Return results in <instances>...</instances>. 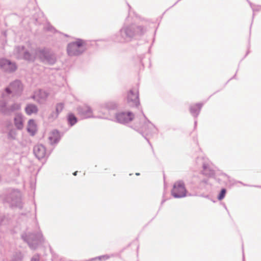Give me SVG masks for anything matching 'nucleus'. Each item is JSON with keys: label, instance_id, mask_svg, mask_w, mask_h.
<instances>
[{"label": "nucleus", "instance_id": "obj_30", "mask_svg": "<svg viewBox=\"0 0 261 261\" xmlns=\"http://www.w3.org/2000/svg\"><path fill=\"white\" fill-rule=\"evenodd\" d=\"M64 107L63 103H58L56 106V112L59 115V114L63 111Z\"/></svg>", "mask_w": 261, "mask_h": 261}, {"label": "nucleus", "instance_id": "obj_41", "mask_svg": "<svg viewBox=\"0 0 261 261\" xmlns=\"http://www.w3.org/2000/svg\"><path fill=\"white\" fill-rule=\"evenodd\" d=\"M36 225H37V227H38V228L39 229V226H38V222H37Z\"/></svg>", "mask_w": 261, "mask_h": 261}, {"label": "nucleus", "instance_id": "obj_21", "mask_svg": "<svg viewBox=\"0 0 261 261\" xmlns=\"http://www.w3.org/2000/svg\"><path fill=\"white\" fill-rule=\"evenodd\" d=\"M25 112L28 115H31L33 114H37L38 112V108L34 104L29 103L25 108Z\"/></svg>", "mask_w": 261, "mask_h": 261}, {"label": "nucleus", "instance_id": "obj_2", "mask_svg": "<svg viewBox=\"0 0 261 261\" xmlns=\"http://www.w3.org/2000/svg\"><path fill=\"white\" fill-rule=\"evenodd\" d=\"M35 59L37 57L44 64L50 65H54L57 62L55 53L50 48L38 47L34 49Z\"/></svg>", "mask_w": 261, "mask_h": 261}, {"label": "nucleus", "instance_id": "obj_14", "mask_svg": "<svg viewBox=\"0 0 261 261\" xmlns=\"http://www.w3.org/2000/svg\"><path fill=\"white\" fill-rule=\"evenodd\" d=\"M33 152L38 160L44 158L46 155V148L42 144H37L34 147Z\"/></svg>", "mask_w": 261, "mask_h": 261}, {"label": "nucleus", "instance_id": "obj_38", "mask_svg": "<svg viewBox=\"0 0 261 261\" xmlns=\"http://www.w3.org/2000/svg\"><path fill=\"white\" fill-rule=\"evenodd\" d=\"M197 120H195V122H194V124H195V126H196L197 125Z\"/></svg>", "mask_w": 261, "mask_h": 261}, {"label": "nucleus", "instance_id": "obj_9", "mask_svg": "<svg viewBox=\"0 0 261 261\" xmlns=\"http://www.w3.org/2000/svg\"><path fill=\"white\" fill-rule=\"evenodd\" d=\"M134 129L141 133L143 136H144V134L145 135H151L155 133L157 130L154 125L149 120H147L143 126L140 127L136 126Z\"/></svg>", "mask_w": 261, "mask_h": 261}, {"label": "nucleus", "instance_id": "obj_16", "mask_svg": "<svg viewBox=\"0 0 261 261\" xmlns=\"http://www.w3.org/2000/svg\"><path fill=\"white\" fill-rule=\"evenodd\" d=\"M23 116L21 114L17 113L14 118V122L17 129L21 130L23 128Z\"/></svg>", "mask_w": 261, "mask_h": 261}, {"label": "nucleus", "instance_id": "obj_1", "mask_svg": "<svg viewBox=\"0 0 261 261\" xmlns=\"http://www.w3.org/2000/svg\"><path fill=\"white\" fill-rule=\"evenodd\" d=\"M129 22L127 17L122 27L119 31L113 36V40L116 42L127 43L131 41L135 37L143 35L146 31L142 25H136L135 24H128Z\"/></svg>", "mask_w": 261, "mask_h": 261}, {"label": "nucleus", "instance_id": "obj_23", "mask_svg": "<svg viewBox=\"0 0 261 261\" xmlns=\"http://www.w3.org/2000/svg\"><path fill=\"white\" fill-rule=\"evenodd\" d=\"M27 130L30 134L34 136L36 132V126L33 119H30L28 123Z\"/></svg>", "mask_w": 261, "mask_h": 261}, {"label": "nucleus", "instance_id": "obj_13", "mask_svg": "<svg viewBox=\"0 0 261 261\" xmlns=\"http://www.w3.org/2000/svg\"><path fill=\"white\" fill-rule=\"evenodd\" d=\"M78 114L83 119L93 117V111L92 109L87 105L80 106L77 107Z\"/></svg>", "mask_w": 261, "mask_h": 261}, {"label": "nucleus", "instance_id": "obj_17", "mask_svg": "<svg viewBox=\"0 0 261 261\" xmlns=\"http://www.w3.org/2000/svg\"><path fill=\"white\" fill-rule=\"evenodd\" d=\"M202 105V103H198L195 105L190 106V112L191 115L194 117H197L200 112Z\"/></svg>", "mask_w": 261, "mask_h": 261}, {"label": "nucleus", "instance_id": "obj_37", "mask_svg": "<svg viewBox=\"0 0 261 261\" xmlns=\"http://www.w3.org/2000/svg\"><path fill=\"white\" fill-rule=\"evenodd\" d=\"M77 171H75V172H74L73 173V174L74 176H75V175H76V174H77Z\"/></svg>", "mask_w": 261, "mask_h": 261}, {"label": "nucleus", "instance_id": "obj_10", "mask_svg": "<svg viewBox=\"0 0 261 261\" xmlns=\"http://www.w3.org/2000/svg\"><path fill=\"white\" fill-rule=\"evenodd\" d=\"M127 102L132 106H138L140 104L139 90L137 87L130 89L127 94Z\"/></svg>", "mask_w": 261, "mask_h": 261}, {"label": "nucleus", "instance_id": "obj_12", "mask_svg": "<svg viewBox=\"0 0 261 261\" xmlns=\"http://www.w3.org/2000/svg\"><path fill=\"white\" fill-rule=\"evenodd\" d=\"M0 68L5 72L11 73L17 69V66L14 62L6 59H0Z\"/></svg>", "mask_w": 261, "mask_h": 261}, {"label": "nucleus", "instance_id": "obj_35", "mask_svg": "<svg viewBox=\"0 0 261 261\" xmlns=\"http://www.w3.org/2000/svg\"><path fill=\"white\" fill-rule=\"evenodd\" d=\"M31 261H41L40 256L38 254L34 255L32 257Z\"/></svg>", "mask_w": 261, "mask_h": 261}, {"label": "nucleus", "instance_id": "obj_34", "mask_svg": "<svg viewBox=\"0 0 261 261\" xmlns=\"http://www.w3.org/2000/svg\"><path fill=\"white\" fill-rule=\"evenodd\" d=\"M45 30L47 31H49L51 32H55L56 31V29L50 24L48 23L45 27Z\"/></svg>", "mask_w": 261, "mask_h": 261}, {"label": "nucleus", "instance_id": "obj_8", "mask_svg": "<svg viewBox=\"0 0 261 261\" xmlns=\"http://www.w3.org/2000/svg\"><path fill=\"white\" fill-rule=\"evenodd\" d=\"M171 194L175 198H181L186 196L187 190L183 181L179 180L174 183L171 190Z\"/></svg>", "mask_w": 261, "mask_h": 261}, {"label": "nucleus", "instance_id": "obj_4", "mask_svg": "<svg viewBox=\"0 0 261 261\" xmlns=\"http://www.w3.org/2000/svg\"><path fill=\"white\" fill-rule=\"evenodd\" d=\"M21 238L32 250L36 249L38 245L44 241L42 233L40 230L35 233H23L21 235Z\"/></svg>", "mask_w": 261, "mask_h": 261}, {"label": "nucleus", "instance_id": "obj_22", "mask_svg": "<svg viewBox=\"0 0 261 261\" xmlns=\"http://www.w3.org/2000/svg\"><path fill=\"white\" fill-rule=\"evenodd\" d=\"M10 96L6 95V98H3L0 100V112L4 115H8V107H7V103L6 100Z\"/></svg>", "mask_w": 261, "mask_h": 261}, {"label": "nucleus", "instance_id": "obj_7", "mask_svg": "<svg viewBox=\"0 0 261 261\" xmlns=\"http://www.w3.org/2000/svg\"><path fill=\"white\" fill-rule=\"evenodd\" d=\"M14 54L18 59H24L30 62H34L35 60L34 49H31V51L27 50L24 46H16L14 49Z\"/></svg>", "mask_w": 261, "mask_h": 261}, {"label": "nucleus", "instance_id": "obj_24", "mask_svg": "<svg viewBox=\"0 0 261 261\" xmlns=\"http://www.w3.org/2000/svg\"><path fill=\"white\" fill-rule=\"evenodd\" d=\"M102 107L108 111L116 110L118 107V105L114 101H109L105 103Z\"/></svg>", "mask_w": 261, "mask_h": 261}, {"label": "nucleus", "instance_id": "obj_3", "mask_svg": "<svg viewBox=\"0 0 261 261\" xmlns=\"http://www.w3.org/2000/svg\"><path fill=\"white\" fill-rule=\"evenodd\" d=\"M86 50V41L76 39L75 41L70 42L67 46V53L69 56H79Z\"/></svg>", "mask_w": 261, "mask_h": 261}, {"label": "nucleus", "instance_id": "obj_29", "mask_svg": "<svg viewBox=\"0 0 261 261\" xmlns=\"http://www.w3.org/2000/svg\"><path fill=\"white\" fill-rule=\"evenodd\" d=\"M23 257V256L20 252H17L13 255L11 261H21Z\"/></svg>", "mask_w": 261, "mask_h": 261}, {"label": "nucleus", "instance_id": "obj_20", "mask_svg": "<svg viewBox=\"0 0 261 261\" xmlns=\"http://www.w3.org/2000/svg\"><path fill=\"white\" fill-rule=\"evenodd\" d=\"M203 170L202 172L203 174L211 176L214 175V171L212 168L211 164L208 162H204L202 164Z\"/></svg>", "mask_w": 261, "mask_h": 261}, {"label": "nucleus", "instance_id": "obj_31", "mask_svg": "<svg viewBox=\"0 0 261 261\" xmlns=\"http://www.w3.org/2000/svg\"><path fill=\"white\" fill-rule=\"evenodd\" d=\"M59 114L55 111H53L48 116V119L50 121H53L58 118Z\"/></svg>", "mask_w": 261, "mask_h": 261}, {"label": "nucleus", "instance_id": "obj_39", "mask_svg": "<svg viewBox=\"0 0 261 261\" xmlns=\"http://www.w3.org/2000/svg\"><path fill=\"white\" fill-rule=\"evenodd\" d=\"M143 117L144 118V119H146L145 116L143 114Z\"/></svg>", "mask_w": 261, "mask_h": 261}, {"label": "nucleus", "instance_id": "obj_15", "mask_svg": "<svg viewBox=\"0 0 261 261\" xmlns=\"http://www.w3.org/2000/svg\"><path fill=\"white\" fill-rule=\"evenodd\" d=\"M48 96V93L46 91L43 90H39L35 93L32 98L35 99L38 103H43L46 101Z\"/></svg>", "mask_w": 261, "mask_h": 261}, {"label": "nucleus", "instance_id": "obj_28", "mask_svg": "<svg viewBox=\"0 0 261 261\" xmlns=\"http://www.w3.org/2000/svg\"><path fill=\"white\" fill-rule=\"evenodd\" d=\"M112 256H114L113 254H112L111 255H104L99 256H98L96 257L92 258L89 259L88 260H86V261H94V260H96L97 259H98L99 260H101L102 259L105 260Z\"/></svg>", "mask_w": 261, "mask_h": 261}, {"label": "nucleus", "instance_id": "obj_11", "mask_svg": "<svg viewBox=\"0 0 261 261\" xmlns=\"http://www.w3.org/2000/svg\"><path fill=\"white\" fill-rule=\"evenodd\" d=\"M116 121L121 124H126L132 121L134 115L131 112H121L116 114Z\"/></svg>", "mask_w": 261, "mask_h": 261}, {"label": "nucleus", "instance_id": "obj_6", "mask_svg": "<svg viewBox=\"0 0 261 261\" xmlns=\"http://www.w3.org/2000/svg\"><path fill=\"white\" fill-rule=\"evenodd\" d=\"M23 90L22 83L19 80H15L12 82L9 87H7L5 90V92L2 94V97L6 98V95L10 96L12 95V97H18L20 96Z\"/></svg>", "mask_w": 261, "mask_h": 261}, {"label": "nucleus", "instance_id": "obj_42", "mask_svg": "<svg viewBox=\"0 0 261 261\" xmlns=\"http://www.w3.org/2000/svg\"><path fill=\"white\" fill-rule=\"evenodd\" d=\"M202 196L204 197H206V198L208 197V196Z\"/></svg>", "mask_w": 261, "mask_h": 261}, {"label": "nucleus", "instance_id": "obj_43", "mask_svg": "<svg viewBox=\"0 0 261 261\" xmlns=\"http://www.w3.org/2000/svg\"><path fill=\"white\" fill-rule=\"evenodd\" d=\"M145 139L147 140V142H149V140H147V139L145 137Z\"/></svg>", "mask_w": 261, "mask_h": 261}, {"label": "nucleus", "instance_id": "obj_32", "mask_svg": "<svg viewBox=\"0 0 261 261\" xmlns=\"http://www.w3.org/2000/svg\"><path fill=\"white\" fill-rule=\"evenodd\" d=\"M248 3H249V5L252 8L253 13L261 10V6H255L250 2H248Z\"/></svg>", "mask_w": 261, "mask_h": 261}, {"label": "nucleus", "instance_id": "obj_19", "mask_svg": "<svg viewBox=\"0 0 261 261\" xmlns=\"http://www.w3.org/2000/svg\"><path fill=\"white\" fill-rule=\"evenodd\" d=\"M193 181L196 184L198 183V185L197 186V188L199 189H202L205 188V185L207 183V180L206 178H203L200 179L199 176H194L193 178Z\"/></svg>", "mask_w": 261, "mask_h": 261}, {"label": "nucleus", "instance_id": "obj_40", "mask_svg": "<svg viewBox=\"0 0 261 261\" xmlns=\"http://www.w3.org/2000/svg\"><path fill=\"white\" fill-rule=\"evenodd\" d=\"M136 175H140V173H136Z\"/></svg>", "mask_w": 261, "mask_h": 261}, {"label": "nucleus", "instance_id": "obj_36", "mask_svg": "<svg viewBox=\"0 0 261 261\" xmlns=\"http://www.w3.org/2000/svg\"><path fill=\"white\" fill-rule=\"evenodd\" d=\"M5 217L4 216H0V226L3 224V222L5 220Z\"/></svg>", "mask_w": 261, "mask_h": 261}, {"label": "nucleus", "instance_id": "obj_33", "mask_svg": "<svg viewBox=\"0 0 261 261\" xmlns=\"http://www.w3.org/2000/svg\"><path fill=\"white\" fill-rule=\"evenodd\" d=\"M226 192V190L225 189L223 188V189H221V190L218 196V200H221L223 199L225 197Z\"/></svg>", "mask_w": 261, "mask_h": 261}, {"label": "nucleus", "instance_id": "obj_18", "mask_svg": "<svg viewBox=\"0 0 261 261\" xmlns=\"http://www.w3.org/2000/svg\"><path fill=\"white\" fill-rule=\"evenodd\" d=\"M60 140L59 132L57 130H54L49 137L50 144H57Z\"/></svg>", "mask_w": 261, "mask_h": 261}, {"label": "nucleus", "instance_id": "obj_5", "mask_svg": "<svg viewBox=\"0 0 261 261\" xmlns=\"http://www.w3.org/2000/svg\"><path fill=\"white\" fill-rule=\"evenodd\" d=\"M21 196V193L19 190L12 189L6 195L5 201L10 204L11 207L21 209L23 207Z\"/></svg>", "mask_w": 261, "mask_h": 261}, {"label": "nucleus", "instance_id": "obj_26", "mask_svg": "<svg viewBox=\"0 0 261 261\" xmlns=\"http://www.w3.org/2000/svg\"><path fill=\"white\" fill-rule=\"evenodd\" d=\"M21 106L20 103H14L8 107V115L11 114L12 112L20 109Z\"/></svg>", "mask_w": 261, "mask_h": 261}, {"label": "nucleus", "instance_id": "obj_25", "mask_svg": "<svg viewBox=\"0 0 261 261\" xmlns=\"http://www.w3.org/2000/svg\"><path fill=\"white\" fill-rule=\"evenodd\" d=\"M67 120L70 126L74 125L77 122V118L72 113H70L68 115Z\"/></svg>", "mask_w": 261, "mask_h": 261}, {"label": "nucleus", "instance_id": "obj_27", "mask_svg": "<svg viewBox=\"0 0 261 261\" xmlns=\"http://www.w3.org/2000/svg\"><path fill=\"white\" fill-rule=\"evenodd\" d=\"M8 139L9 140H14L16 139L17 132L15 129L11 128L9 130L8 133Z\"/></svg>", "mask_w": 261, "mask_h": 261}]
</instances>
